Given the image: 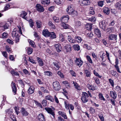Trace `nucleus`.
Here are the masks:
<instances>
[{
  "label": "nucleus",
  "mask_w": 121,
  "mask_h": 121,
  "mask_svg": "<svg viewBox=\"0 0 121 121\" xmlns=\"http://www.w3.org/2000/svg\"><path fill=\"white\" fill-rule=\"evenodd\" d=\"M9 26V22L0 23V30L4 31L5 29H8Z\"/></svg>",
  "instance_id": "obj_1"
},
{
  "label": "nucleus",
  "mask_w": 121,
  "mask_h": 121,
  "mask_svg": "<svg viewBox=\"0 0 121 121\" xmlns=\"http://www.w3.org/2000/svg\"><path fill=\"white\" fill-rule=\"evenodd\" d=\"M117 35H109L108 36L109 39L111 40H116L117 39Z\"/></svg>",
  "instance_id": "obj_16"
},
{
  "label": "nucleus",
  "mask_w": 121,
  "mask_h": 121,
  "mask_svg": "<svg viewBox=\"0 0 121 121\" xmlns=\"http://www.w3.org/2000/svg\"><path fill=\"white\" fill-rule=\"evenodd\" d=\"M73 47L75 50L78 51L80 49V46L78 44H74Z\"/></svg>",
  "instance_id": "obj_37"
},
{
  "label": "nucleus",
  "mask_w": 121,
  "mask_h": 121,
  "mask_svg": "<svg viewBox=\"0 0 121 121\" xmlns=\"http://www.w3.org/2000/svg\"><path fill=\"white\" fill-rule=\"evenodd\" d=\"M11 86L13 89V91L15 93V94L17 91V89L16 87V86L15 84L13 82L11 83Z\"/></svg>",
  "instance_id": "obj_25"
},
{
  "label": "nucleus",
  "mask_w": 121,
  "mask_h": 121,
  "mask_svg": "<svg viewBox=\"0 0 121 121\" xmlns=\"http://www.w3.org/2000/svg\"><path fill=\"white\" fill-rule=\"evenodd\" d=\"M84 73L85 76L87 77H90L91 75V72L87 70H85Z\"/></svg>",
  "instance_id": "obj_29"
},
{
  "label": "nucleus",
  "mask_w": 121,
  "mask_h": 121,
  "mask_svg": "<svg viewBox=\"0 0 121 121\" xmlns=\"http://www.w3.org/2000/svg\"><path fill=\"white\" fill-rule=\"evenodd\" d=\"M6 50L9 53H11L12 52L11 48L8 46H6L5 47Z\"/></svg>",
  "instance_id": "obj_46"
},
{
  "label": "nucleus",
  "mask_w": 121,
  "mask_h": 121,
  "mask_svg": "<svg viewBox=\"0 0 121 121\" xmlns=\"http://www.w3.org/2000/svg\"><path fill=\"white\" fill-rule=\"evenodd\" d=\"M71 46L67 44L64 47V51L67 52H69L71 51Z\"/></svg>",
  "instance_id": "obj_11"
},
{
  "label": "nucleus",
  "mask_w": 121,
  "mask_h": 121,
  "mask_svg": "<svg viewBox=\"0 0 121 121\" xmlns=\"http://www.w3.org/2000/svg\"><path fill=\"white\" fill-rule=\"evenodd\" d=\"M53 19L54 22L56 23L59 22H60V19L58 17L54 16L53 17Z\"/></svg>",
  "instance_id": "obj_42"
},
{
  "label": "nucleus",
  "mask_w": 121,
  "mask_h": 121,
  "mask_svg": "<svg viewBox=\"0 0 121 121\" xmlns=\"http://www.w3.org/2000/svg\"><path fill=\"white\" fill-rule=\"evenodd\" d=\"M34 91V88L32 86H30L28 90V93L29 94L33 93Z\"/></svg>",
  "instance_id": "obj_21"
},
{
  "label": "nucleus",
  "mask_w": 121,
  "mask_h": 121,
  "mask_svg": "<svg viewBox=\"0 0 121 121\" xmlns=\"http://www.w3.org/2000/svg\"><path fill=\"white\" fill-rule=\"evenodd\" d=\"M30 45L32 47H35V43L33 41H32L30 40H29L28 41Z\"/></svg>",
  "instance_id": "obj_39"
},
{
  "label": "nucleus",
  "mask_w": 121,
  "mask_h": 121,
  "mask_svg": "<svg viewBox=\"0 0 121 121\" xmlns=\"http://www.w3.org/2000/svg\"><path fill=\"white\" fill-rule=\"evenodd\" d=\"M29 23L30 26V27L33 28L34 26V22H33V20L31 19H30L29 21Z\"/></svg>",
  "instance_id": "obj_43"
},
{
  "label": "nucleus",
  "mask_w": 121,
  "mask_h": 121,
  "mask_svg": "<svg viewBox=\"0 0 121 121\" xmlns=\"http://www.w3.org/2000/svg\"><path fill=\"white\" fill-rule=\"evenodd\" d=\"M72 12V13L70 15H71L73 16H77L78 14V13L76 11H75L74 10H73V11Z\"/></svg>",
  "instance_id": "obj_62"
},
{
  "label": "nucleus",
  "mask_w": 121,
  "mask_h": 121,
  "mask_svg": "<svg viewBox=\"0 0 121 121\" xmlns=\"http://www.w3.org/2000/svg\"><path fill=\"white\" fill-rule=\"evenodd\" d=\"M48 24L50 26H51L53 28V29H55V27L54 25L53 24L52 21H49V22Z\"/></svg>",
  "instance_id": "obj_59"
},
{
  "label": "nucleus",
  "mask_w": 121,
  "mask_h": 121,
  "mask_svg": "<svg viewBox=\"0 0 121 121\" xmlns=\"http://www.w3.org/2000/svg\"><path fill=\"white\" fill-rule=\"evenodd\" d=\"M57 74L61 78H63L64 77V75L63 73H62L60 71H58L57 73Z\"/></svg>",
  "instance_id": "obj_45"
},
{
  "label": "nucleus",
  "mask_w": 121,
  "mask_h": 121,
  "mask_svg": "<svg viewBox=\"0 0 121 121\" xmlns=\"http://www.w3.org/2000/svg\"><path fill=\"white\" fill-rule=\"evenodd\" d=\"M29 61L32 64H36V62L31 57H29L28 59Z\"/></svg>",
  "instance_id": "obj_61"
},
{
  "label": "nucleus",
  "mask_w": 121,
  "mask_h": 121,
  "mask_svg": "<svg viewBox=\"0 0 121 121\" xmlns=\"http://www.w3.org/2000/svg\"><path fill=\"white\" fill-rule=\"evenodd\" d=\"M88 95L85 92H83L82 94V97L81 100L82 102L84 103H85L87 102L88 101Z\"/></svg>",
  "instance_id": "obj_4"
},
{
  "label": "nucleus",
  "mask_w": 121,
  "mask_h": 121,
  "mask_svg": "<svg viewBox=\"0 0 121 121\" xmlns=\"http://www.w3.org/2000/svg\"><path fill=\"white\" fill-rule=\"evenodd\" d=\"M2 36L1 38H5L8 37V35L7 33L6 32L4 33L2 35Z\"/></svg>",
  "instance_id": "obj_55"
},
{
  "label": "nucleus",
  "mask_w": 121,
  "mask_h": 121,
  "mask_svg": "<svg viewBox=\"0 0 121 121\" xmlns=\"http://www.w3.org/2000/svg\"><path fill=\"white\" fill-rule=\"evenodd\" d=\"M94 32L99 37H101V33L100 32V30L98 29L95 28Z\"/></svg>",
  "instance_id": "obj_23"
},
{
  "label": "nucleus",
  "mask_w": 121,
  "mask_h": 121,
  "mask_svg": "<svg viewBox=\"0 0 121 121\" xmlns=\"http://www.w3.org/2000/svg\"><path fill=\"white\" fill-rule=\"evenodd\" d=\"M80 4L82 6H86L90 5V1L89 0H80L79 1Z\"/></svg>",
  "instance_id": "obj_5"
},
{
  "label": "nucleus",
  "mask_w": 121,
  "mask_h": 121,
  "mask_svg": "<svg viewBox=\"0 0 121 121\" xmlns=\"http://www.w3.org/2000/svg\"><path fill=\"white\" fill-rule=\"evenodd\" d=\"M74 39L75 40V42L77 41L78 43H81L82 40V39L80 37L77 36H75Z\"/></svg>",
  "instance_id": "obj_24"
},
{
  "label": "nucleus",
  "mask_w": 121,
  "mask_h": 121,
  "mask_svg": "<svg viewBox=\"0 0 121 121\" xmlns=\"http://www.w3.org/2000/svg\"><path fill=\"white\" fill-rule=\"evenodd\" d=\"M11 73L13 76H19V74L18 73L15 72L13 71H11Z\"/></svg>",
  "instance_id": "obj_53"
},
{
  "label": "nucleus",
  "mask_w": 121,
  "mask_h": 121,
  "mask_svg": "<svg viewBox=\"0 0 121 121\" xmlns=\"http://www.w3.org/2000/svg\"><path fill=\"white\" fill-rule=\"evenodd\" d=\"M115 6L118 9H121V1L115 4Z\"/></svg>",
  "instance_id": "obj_33"
},
{
  "label": "nucleus",
  "mask_w": 121,
  "mask_h": 121,
  "mask_svg": "<svg viewBox=\"0 0 121 121\" xmlns=\"http://www.w3.org/2000/svg\"><path fill=\"white\" fill-rule=\"evenodd\" d=\"M68 41L71 43H75V40L74 39H72V38L70 36H68Z\"/></svg>",
  "instance_id": "obj_28"
},
{
  "label": "nucleus",
  "mask_w": 121,
  "mask_h": 121,
  "mask_svg": "<svg viewBox=\"0 0 121 121\" xmlns=\"http://www.w3.org/2000/svg\"><path fill=\"white\" fill-rule=\"evenodd\" d=\"M87 19L92 22H94L96 21V19L95 17H93L91 18H87Z\"/></svg>",
  "instance_id": "obj_34"
},
{
  "label": "nucleus",
  "mask_w": 121,
  "mask_h": 121,
  "mask_svg": "<svg viewBox=\"0 0 121 121\" xmlns=\"http://www.w3.org/2000/svg\"><path fill=\"white\" fill-rule=\"evenodd\" d=\"M108 24L107 22L104 20H103L99 23L100 27L104 31H105Z\"/></svg>",
  "instance_id": "obj_2"
},
{
  "label": "nucleus",
  "mask_w": 121,
  "mask_h": 121,
  "mask_svg": "<svg viewBox=\"0 0 121 121\" xmlns=\"http://www.w3.org/2000/svg\"><path fill=\"white\" fill-rule=\"evenodd\" d=\"M5 112L6 113L10 114L13 112V110L12 109H9L6 110Z\"/></svg>",
  "instance_id": "obj_64"
},
{
  "label": "nucleus",
  "mask_w": 121,
  "mask_h": 121,
  "mask_svg": "<svg viewBox=\"0 0 121 121\" xmlns=\"http://www.w3.org/2000/svg\"><path fill=\"white\" fill-rule=\"evenodd\" d=\"M65 108L66 109H69L70 104L68 103L67 102L65 101L64 102Z\"/></svg>",
  "instance_id": "obj_50"
},
{
  "label": "nucleus",
  "mask_w": 121,
  "mask_h": 121,
  "mask_svg": "<svg viewBox=\"0 0 121 121\" xmlns=\"http://www.w3.org/2000/svg\"><path fill=\"white\" fill-rule=\"evenodd\" d=\"M37 61L40 66H42L43 65V63L42 60L39 58H37Z\"/></svg>",
  "instance_id": "obj_35"
},
{
  "label": "nucleus",
  "mask_w": 121,
  "mask_h": 121,
  "mask_svg": "<svg viewBox=\"0 0 121 121\" xmlns=\"http://www.w3.org/2000/svg\"><path fill=\"white\" fill-rule=\"evenodd\" d=\"M11 4H10L9 5V4H7L5 6L4 8V11H6L8 9L11 8L10 7Z\"/></svg>",
  "instance_id": "obj_41"
},
{
  "label": "nucleus",
  "mask_w": 121,
  "mask_h": 121,
  "mask_svg": "<svg viewBox=\"0 0 121 121\" xmlns=\"http://www.w3.org/2000/svg\"><path fill=\"white\" fill-rule=\"evenodd\" d=\"M38 118L39 121H45V119L43 114L42 113L39 114L38 116Z\"/></svg>",
  "instance_id": "obj_14"
},
{
  "label": "nucleus",
  "mask_w": 121,
  "mask_h": 121,
  "mask_svg": "<svg viewBox=\"0 0 121 121\" xmlns=\"http://www.w3.org/2000/svg\"><path fill=\"white\" fill-rule=\"evenodd\" d=\"M92 27V25L89 23H87L86 25V27L87 28V30H89L91 29Z\"/></svg>",
  "instance_id": "obj_48"
},
{
  "label": "nucleus",
  "mask_w": 121,
  "mask_h": 121,
  "mask_svg": "<svg viewBox=\"0 0 121 121\" xmlns=\"http://www.w3.org/2000/svg\"><path fill=\"white\" fill-rule=\"evenodd\" d=\"M45 109L47 111L48 113L51 114L54 118L55 114L53 112V110L54 109V108L52 107V108L49 107H46L45 108Z\"/></svg>",
  "instance_id": "obj_6"
},
{
  "label": "nucleus",
  "mask_w": 121,
  "mask_h": 121,
  "mask_svg": "<svg viewBox=\"0 0 121 121\" xmlns=\"http://www.w3.org/2000/svg\"><path fill=\"white\" fill-rule=\"evenodd\" d=\"M86 58L87 60L91 64L93 63V62L92 61L89 56V55L86 56Z\"/></svg>",
  "instance_id": "obj_40"
},
{
  "label": "nucleus",
  "mask_w": 121,
  "mask_h": 121,
  "mask_svg": "<svg viewBox=\"0 0 121 121\" xmlns=\"http://www.w3.org/2000/svg\"><path fill=\"white\" fill-rule=\"evenodd\" d=\"M44 73L45 75L48 76H52V73L49 71H46L44 72Z\"/></svg>",
  "instance_id": "obj_54"
},
{
  "label": "nucleus",
  "mask_w": 121,
  "mask_h": 121,
  "mask_svg": "<svg viewBox=\"0 0 121 121\" xmlns=\"http://www.w3.org/2000/svg\"><path fill=\"white\" fill-rule=\"evenodd\" d=\"M93 9V7H91L90 8L89 12L90 14L93 15L95 14V12Z\"/></svg>",
  "instance_id": "obj_60"
},
{
  "label": "nucleus",
  "mask_w": 121,
  "mask_h": 121,
  "mask_svg": "<svg viewBox=\"0 0 121 121\" xmlns=\"http://www.w3.org/2000/svg\"><path fill=\"white\" fill-rule=\"evenodd\" d=\"M50 32H49L47 29H44L42 32V34L43 35L46 37L49 36Z\"/></svg>",
  "instance_id": "obj_18"
},
{
  "label": "nucleus",
  "mask_w": 121,
  "mask_h": 121,
  "mask_svg": "<svg viewBox=\"0 0 121 121\" xmlns=\"http://www.w3.org/2000/svg\"><path fill=\"white\" fill-rule=\"evenodd\" d=\"M73 84L75 88L77 90H81L80 87L78 85V83L76 82H75L74 81H73Z\"/></svg>",
  "instance_id": "obj_27"
},
{
  "label": "nucleus",
  "mask_w": 121,
  "mask_h": 121,
  "mask_svg": "<svg viewBox=\"0 0 121 121\" xmlns=\"http://www.w3.org/2000/svg\"><path fill=\"white\" fill-rule=\"evenodd\" d=\"M87 86L90 90L94 91L95 89V86L90 85H88Z\"/></svg>",
  "instance_id": "obj_38"
},
{
  "label": "nucleus",
  "mask_w": 121,
  "mask_h": 121,
  "mask_svg": "<svg viewBox=\"0 0 121 121\" xmlns=\"http://www.w3.org/2000/svg\"><path fill=\"white\" fill-rule=\"evenodd\" d=\"M53 88L56 91H58L60 89V86L59 82L57 81H55L53 83Z\"/></svg>",
  "instance_id": "obj_7"
},
{
  "label": "nucleus",
  "mask_w": 121,
  "mask_h": 121,
  "mask_svg": "<svg viewBox=\"0 0 121 121\" xmlns=\"http://www.w3.org/2000/svg\"><path fill=\"white\" fill-rule=\"evenodd\" d=\"M69 19V18L68 15H65L61 17L60 21L62 23H66Z\"/></svg>",
  "instance_id": "obj_8"
},
{
  "label": "nucleus",
  "mask_w": 121,
  "mask_h": 121,
  "mask_svg": "<svg viewBox=\"0 0 121 121\" xmlns=\"http://www.w3.org/2000/svg\"><path fill=\"white\" fill-rule=\"evenodd\" d=\"M75 61L76 65L78 66L79 67H80L82 65L83 61L81 59L76 58Z\"/></svg>",
  "instance_id": "obj_9"
},
{
  "label": "nucleus",
  "mask_w": 121,
  "mask_h": 121,
  "mask_svg": "<svg viewBox=\"0 0 121 121\" xmlns=\"http://www.w3.org/2000/svg\"><path fill=\"white\" fill-rule=\"evenodd\" d=\"M95 82L98 85L100 83V81L99 80L97 77H93Z\"/></svg>",
  "instance_id": "obj_52"
},
{
  "label": "nucleus",
  "mask_w": 121,
  "mask_h": 121,
  "mask_svg": "<svg viewBox=\"0 0 121 121\" xmlns=\"http://www.w3.org/2000/svg\"><path fill=\"white\" fill-rule=\"evenodd\" d=\"M110 95L114 99L117 98V94L116 93L113 91H110Z\"/></svg>",
  "instance_id": "obj_20"
},
{
  "label": "nucleus",
  "mask_w": 121,
  "mask_h": 121,
  "mask_svg": "<svg viewBox=\"0 0 121 121\" xmlns=\"http://www.w3.org/2000/svg\"><path fill=\"white\" fill-rule=\"evenodd\" d=\"M58 113L60 116H61L65 119L67 118L66 113L63 111H59Z\"/></svg>",
  "instance_id": "obj_19"
},
{
  "label": "nucleus",
  "mask_w": 121,
  "mask_h": 121,
  "mask_svg": "<svg viewBox=\"0 0 121 121\" xmlns=\"http://www.w3.org/2000/svg\"><path fill=\"white\" fill-rule=\"evenodd\" d=\"M53 67L56 70H58L60 67V63L57 61L53 62L52 63Z\"/></svg>",
  "instance_id": "obj_10"
},
{
  "label": "nucleus",
  "mask_w": 121,
  "mask_h": 121,
  "mask_svg": "<svg viewBox=\"0 0 121 121\" xmlns=\"http://www.w3.org/2000/svg\"><path fill=\"white\" fill-rule=\"evenodd\" d=\"M99 98L101 100H103L105 101V99L104 97L102 94L101 93H99Z\"/></svg>",
  "instance_id": "obj_47"
},
{
  "label": "nucleus",
  "mask_w": 121,
  "mask_h": 121,
  "mask_svg": "<svg viewBox=\"0 0 121 121\" xmlns=\"http://www.w3.org/2000/svg\"><path fill=\"white\" fill-rule=\"evenodd\" d=\"M103 9L104 12V13L107 15L109 13L110 10L108 8L105 6L104 7Z\"/></svg>",
  "instance_id": "obj_22"
},
{
  "label": "nucleus",
  "mask_w": 121,
  "mask_h": 121,
  "mask_svg": "<svg viewBox=\"0 0 121 121\" xmlns=\"http://www.w3.org/2000/svg\"><path fill=\"white\" fill-rule=\"evenodd\" d=\"M12 36L14 38L16 43H17L19 41V36L17 33L16 31H15V29H14L12 33Z\"/></svg>",
  "instance_id": "obj_3"
},
{
  "label": "nucleus",
  "mask_w": 121,
  "mask_h": 121,
  "mask_svg": "<svg viewBox=\"0 0 121 121\" xmlns=\"http://www.w3.org/2000/svg\"><path fill=\"white\" fill-rule=\"evenodd\" d=\"M109 81L111 85L113 87L114 85L113 80H112L111 79H109Z\"/></svg>",
  "instance_id": "obj_63"
},
{
  "label": "nucleus",
  "mask_w": 121,
  "mask_h": 121,
  "mask_svg": "<svg viewBox=\"0 0 121 121\" xmlns=\"http://www.w3.org/2000/svg\"><path fill=\"white\" fill-rule=\"evenodd\" d=\"M45 99L46 100H50L53 102L54 101V99L51 96L48 95L46 96Z\"/></svg>",
  "instance_id": "obj_31"
},
{
  "label": "nucleus",
  "mask_w": 121,
  "mask_h": 121,
  "mask_svg": "<svg viewBox=\"0 0 121 121\" xmlns=\"http://www.w3.org/2000/svg\"><path fill=\"white\" fill-rule=\"evenodd\" d=\"M27 14V13L24 11H23L22 12L21 14V16L22 17L24 18H25Z\"/></svg>",
  "instance_id": "obj_44"
},
{
  "label": "nucleus",
  "mask_w": 121,
  "mask_h": 121,
  "mask_svg": "<svg viewBox=\"0 0 121 121\" xmlns=\"http://www.w3.org/2000/svg\"><path fill=\"white\" fill-rule=\"evenodd\" d=\"M54 46L57 52H59L61 51L62 48L60 45L59 43H58L55 44Z\"/></svg>",
  "instance_id": "obj_17"
},
{
  "label": "nucleus",
  "mask_w": 121,
  "mask_h": 121,
  "mask_svg": "<svg viewBox=\"0 0 121 121\" xmlns=\"http://www.w3.org/2000/svg\"><path fill=\"white\" fill-rule=\"evenodd\" d=\"M73 9L71 5H69L68 6L67 8L66 9V11L68 14L69 15L72 13V12L73 11Z\"/></svg>",
  "instance_id": "obj_12"
},
{
  "label": "nucleus",
  "mask_w": 121,
  "mask_h": 121,
  "mask_svg": "<svg viewBox=\"0 0 121 121\" xmlns=\"http://www.w3.org/2000/svg\"><path fill=\"white\" fill-rule=\"evenodd\" d=\"M104 1H99L98 2V4L99 6L102 7L104 4Z\"/></svg>",
  "instance_id": "obj_51"
},
{
  "label": "nucleus",
  "mask_w": 121,
  "mask_h": 121,
  "mask_svg": "<svg viewBox=\"0 0 121 121\" xmlns=\"http://www.w3.org/2000/svg\"><path fill=\"white\" fill-rule=\"evenodd\" d=\"M26 49L28 54H31L33 52V49L27 47Z\"/></svg>",
  "instance_id": "obj_32"
},
{
  "label": "nucleus",
  "mask_w": 121,
  "mask_h": 121,
  "mask_svg": "<svg viewBox=\"0 0 121 121\" xmlns=\"http://www.w3.org/2000/svg\"><path fill=\"white\" fill-rule=\"evenodd\" d=\"M75 25L76 26L78 27L81 26V23L80 21H76L75 22Z\"/></svg>",
  "instance_id": "obj_57"
},
{
  "label": "nucleus",
  "mask_w": 121,
  "mask_h": 121,
  "mask_svg": "<svg viewBox=\"0 0 121 121\" xmlns=\"http://www.w3.org/2000/svg\"><path fill=\"white\" fill-rule=\"evenodd\" d=\"M36 9L38 11L40 12H43L44 10L43 7L39 4H37L36 5Z\"/></svg>",
  "instance_id": "obj_13"
},
{
  "label": "nucleus",
  "mask_w": 121,
  "mask_h": 121,
  "mask_svg": "<svg viewBox=\"0 0 121 121\" xmlns=\"http://www.w3.org/2000/svg\"><path fill=\"white\" fill-rule=\"evenodd\" d=\"M41 3L44 5H48L50 3V2L49 0H42Z\"/></svg>",
  "instance_id": "obj_30"
},
{
  "label": "nucleus",
  "mask_w": 121,
  "mask_h": 121,
  "mask_svg": "<svg viewBox=\"0 0 121 121\" xmlns=\"http://www.w3.org/2000/svg\"><path fill=\"white\" fill-rule=\"evenodd\" d=\"M36 24L37 27L38 28H40L41 27V26L42 23L41 22L39 21L36 22Z\"/></svg>",
  "instance_id": "obj_56"
},
{
  "label": "nucleus",
  "mask_w": 121,
  "mask_h": 121,
  "mask_svg": "<svg viewBox=\"0 0 121 121\" xmlns=\"http://www.w3.org/2000/svg\"><path fill=\"white\" fill-rule=\"evenodd\" d=\"M20 112L21 113L23 116H26L28 115L29 113L25 109L23 108H22L20 111Z\"/></svg>",
  "instance_id": "obj_15"
},
{
  "label": "nucleus",
  "mask_w": 121,
  "mask_h": 121,
  "mask_svg": "<svg viewBox=\"0 0 121 121\" xmlns=\"http://www.w3.org/2000/svg\"><path fill=\"white\" fill-rule=\"evenodd\" d=\"M23 72L27 76H29L30 75V73L26 69L23 70Z\"/></svg>",
  "instance_id": "obj_58"
},
{
  "label": "nucleus",
  "mask_w": 121,
  "mask_h": 121,
  "mask_svg": "<svg viewBox=\"0 0 121 121\" xmlns=\"http://www.w3.org/2000/svg\"><path fill=\"white\" fill-rule=\"evenodd\" d=\"M49 37L50 38L52 39L56 38V35L53 32L50 33Z\"/></svg>",
  "instance_id": "obj_26"
},
{
  "label": "nucleus",
  "mask_w": 121,
  "mask_h": 121,
  "mask_svg": "<svg viewBox=\"0 0 121 121\" xmlns=\"http://www.w3.org/2000/svg\"><path fill=\"white\" fill-rule=\"evenodd\" d=\"M107 32L108 33H110L114 31V28L113 27L108 28L107 29Z\"/></svg>",
  "instance_id": "obj_36"
},
{
  "label": "nucleus",
  "mask_w": 121,
  "mask_h": 121,
  "mask_svg": "<svg viewBox=\"0 0 121 121\" xmlns=\"http://www.w3.org/2000/svg\"><path fill=\"white\" fill-rule=\"evenodd\" d=\"M62 26L65 29H67L69 28V26L68 25L66 24L65 23H62L61 24Z\"/></svg>",
  "instance_id": "obj_49"
}]
</instances>
